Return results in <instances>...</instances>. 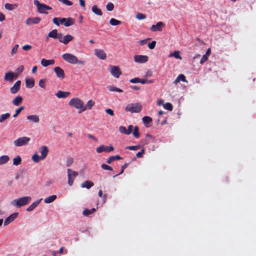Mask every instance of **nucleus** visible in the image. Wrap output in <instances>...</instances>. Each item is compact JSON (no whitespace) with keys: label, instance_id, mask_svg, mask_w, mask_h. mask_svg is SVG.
<instances>
[{"label":"nucleus","instance_id":"1","mask_svg":"<svg viewBox=\"0 0 256 256\" xmlns=\"http://www.w3.org/2000/svg\"><path fill=\"white\" fill-rule=\"evenodd\" d=\"M31 200L32 198L30 196H24L12 200L10 204L14 206L20 208L28 204Z\"/></svg>","mask_w":256,"mask_h":256},{"label":"nucleus","instance_id":"2","mask_svg":"<svg viewBox=\"0 0 256 256\" xmlns=\"http://www.w3.org/2000/svg\"><path fill=\"white\" fill-rule=\"evenodd\" d=\"M142 106L140 103L129 104L125 108L126 112L132 113L139 112L142 110Z\"/></svg>","mask_w":256,"mask_h":256},{"label":"nucleus","instance_id":"3","mask_svg":"<svg viewBox=\"0 0 256 256\" xmlns=\"http://www.w3.org/2000/svg\"><path fill=\"white\" fill-rule=\"evenodd\" d=\"M34 4L37 7L38 10L40 14H47L46 10L52 9V7L44 4H41L38 0H34Z\"/></svg>","mask_w":256,"mask_h":256},{"label":"nucleus","instance_id":"4","mask_svg":"<svg viewBox=\"0 0 256 256\" xmlns=\"http://www.w3.org/2000/svg\"><path fill=\"white\" fill-rule=\"evenodd\" d=\"M68 104L70 106L74 107L76 109H81L82 110L84 108V102L78 98H72L69 102Z\"/></svg>","mask_w":256,"mask_h":256},{"label":"nucleus","instance_id":"5","mask_svg":"<svg viewBox=\"0 0 256 256\" xmlns=\"http://www.w3.org/2000/svg\"><path fill=\"white\" fill-rule=\"evenodd\" d=\"M62 57L65 61L70 64H76L77 58L72 54L66 53L62 54Z\"/></svg>","mask_w":256,"mask_h":256},{"label":"nucleus","instance_id":"6","mask_svg":"<svg viewBox=\"0 0 256 256\" xmlns=\"http://www.w3.org/2000/svg\"><path fill=\"white\" fill-rule=\"evenodd\" d=\"M30 140V138L28 137H20L14 140V144L16 146H22L26 145Z\"/></svg>","mask_w":256,"mask_h":256},{"label":"nucleus","instance_id":"7","mask_svg":"<svg viewBox=\"0 0 256 256\" xmlns=\"http://www.w3.org/2000/svg\"><path fill=\"white\" fill-rule=\"evenodd\" d=\"M68 177V184L70 186L72 185L74 178L78 176V174L76 171L72 170L70 168L67 170Z\"/></svg>","mask_w":256,"mask_h":256},{"label":"nucleus","instance_id":"8","mask_svg":"<svg viewBox=\"0 0 256 256\" xmlns=\"http://www.w3.org/2000/svg\"><path fill=\"white\" fill-rule=\"evenodd\" d=\"M114 150V148L112 146H106L104 145H101L98 147L96 149V151L98 153H101L102 152H110Z\"/></svg>","mask_w":256,"mask_h":256},{"label":"nucleus","instance_id":"9","mask_svg":"<svg viewBox=\"0 0 256 256\" xmlns=\"http://www.w3.org/2000/svg\"><path fill=\"white\" fill-rule=\"evenodd\" d=\"M60 23L66 27L70 26L74 23V20L72 18H62L60 20Z\"/></svg>","mask_w":256,"mask_h":256},{"label":"nucleus","instance_id":"10","mask_svg":"<svg viewBox=\"0 0 256 256\" xmlns=\"http://www.w3.org/2000/svg\"><path fill=\"white\" fill-rule=\"evenodd\" d=\"M110 73L116 78H118L122 74L119 68L116 66H110Z\"/></svg>","mask_w":256,"mask_h":256},{"label":"nucleus","instance_id":"11","mask_svg":"<svg viewBox=\"0 0 256 256\" xmlns=\"http://www.w3.org/2000/svg\"><path fill=\"white\" fill-rule=\"evenodd\" d=\"M134 60L137 63H144L148 60V56H146L136 55L134 56Z\"/></svg>","mask_w":256,"mask_h":256},{"label":"nucleus","instance_id":"12","mask_svg":"<svg viewBox=\"0 0 256 256\" xmlns=\"http://www.w3.org/2000/svg\"><path fill=\"white\" fill-rule=\"evenodd\" d=\"M26 118L29 122L34 124H38L40 122L39 116L36 114L28 115Z\"/></svg>","mask_w":256,"mask_h":256},{"label":"nucleus","instance_id":"13","mask_svg":"<svg viewBox=\"0 0 256 256\" xmlns=\"http://www.w3.org/2000/svg\"><path fill=\"white\" fill-rule=\"evenodd\" d=\"M18 214V212H14L4 220V226H6L12 222L17 217Z\"/></svg>","mask_w":256,"mask_h":256},{"label":"nucleus","instance_id":"14","mask_svg":"<svg viewBox=\"0 0 256 256\" xmlns=\"http://www.w3.org/2000/svg\"><path fill=\"white\" fill-rule=\"evenodd\" d=\"M20 84L21 82L20 80H18L16 82L12 88H10V92L12 94H15L17 93L20 89Z\"/></svg>","mask_w":256,"mask_h":256},{"label":"nucleus","instance_id":"15","mask_svg":"<svg viewBox=\"0 0 256 256\" xmlns=\"http://www.w3.org/2000/svg\"><path fill=\"white\" fill-rule=\"evenodd\" d=\"M40 20L41 19L39 17L28 18L26 19V24L28 26L32 24H38Z\"/></svg>","mask_w":256,"mask_h":256},{"label":"nucleus","instance_id":"16","mask_svg":"<svg viewBox=\"0 0 256 256\" xmlns=\"http://www.w3.org/2000/svg\"><path fill=\"white\" fill-rule=\"evenodd\" d=\"M54 71L56 74V76L61 79L64 78V70L59 66H56L54 68Z\"/></svg>","mask_w":256,"mask_h":256},{"label":"nucleus","instance_id":"17","mask_svg":"<svg viewBox=\"0 0 256 256\" xmlns=\"http://www.w3.org/2000/svg\"><path fill=\"white\" fill-rule=\"evenodd\" d=\"M164 26V24L162 22H158L156 24H154L151 26L150 30L152 32L161 31L162 28Z\"/></svg>","mask_w":256,"mask_h":256},{"label":"nucleus","instance_id":"18","mask_svg":"<svg viewBox=\"0 0 256 256\" xmlns=\"http://www.w3.org/2000/svg\"><path fill=\"white\" fill-rule=\"evenodd\" d=\"M94 54L101 60H104L106 58V54L102 50L96 49L94 50Z\"/></svg>","mask_w":256,"mask_h":256},{"label":"nucleus","instance_id":"19","mask_svg":"<svg viewBox=\"0 0 256 256\" xmlns=\"http://www.w3.org/2000/svg\"><path fill=\"white\" fill-rule=\"evenodd\" d=\"M14 76V74L12 71H9L5 74L4 80L12 82H13Z\"/></svg>","mask_w":256,"mask_h":256},{"label":"nucleus","instance_id":"20","mask_svg":"<svg viewBox=\"0 0 256 256\" xmlns=\"http://www.w3.org/2000/svg\"><path fill=\"white\" fill-rule=\"evenodd\" d=\"M40 152L41 154L40 156L42 160L44 159L46 157L48 152V147L44 146H42L40 149Z\"/></svg>","mask_w":256,"mask_h":256},{"label":"nucleus","instance_id":"21","mask_svg":"<svg viewBox=\"0 0 256 256\" xmlns=\"http://www.w3.org/2000/svg\"><path fill=\"white\" fill-rule=\"evenodd\" d=\"M42 198H40L37 200L32 202L27 208L26 211L30 212L32 211L41 202Z\"/></svg>","mask_w":256,"mask_h":256},{"label":"nucleus","instance_id":"22","mask_svg":"<svg viewBox=\"0 0 256 256\" xmlns=\"http://www.w3.org/2000/svg\"><path fill=\"white\" fill-rule=\"evenodd\" d=\"M94 104H95V102L92 100H89L86 106H84L83 109L82 110H80L78 111V113L80 114V113H81L82 112H84L87 109L90 110L92 108V107L94 105Z\"/></svg>","mask_w":256,"mask_h":256},{"label":"nucleus","instance_id":"23","mask_svg":"<svg viewBox=\"0 0 256 256\" xmlns=\"http://www.w3.org/2000/svg\"><path fill=\"white\" fill-rule=\"evenodd\" d=\"M55 61L54 60H46L44 58H42L41 60V64L44 66L46 67L49 65H52L54 64Z\"/></svg>","mask_w":256,"mask_h":256},{"label":"nucleus","instance_id":"24","mask_svg":"<svg viewBox=\"0 0 256 256\" xmlns=\"http://www.w3.org/2000/svg\"><path fill=\"white\" fill-rule=\"evenodd\" d=\"M34 86V80L32 78L26 79V86L27 88H31Z\"/></svg>","mask_w":256,"mask_h":256},{"label":"nucleus","instance_id":"25","mask_svg":"<svg viewBox=\"0 0 256 256\" xmlns=\"http://www.w3.org/2000/svg\"><path fill=\"white\" fill-rule=\"evenodd\" d=\"M70 94V92L59 90L57 93L56 94V96L58 98H66L68 97Z\"/></svg>","mask_w":256,"mask_h":256},{"label":"nucleus","instance_id":"26","mask_svg":"<svg viewBox=\"0 0 256 256\" xmlns=\"http://www.w3.org/2000/svg\"><path fill=\"white\" fill-rule=\"evenodd\" d=\"M74 40V36L70 34H66L64 36L62 43L64 44H67L69 42Z\"/></svg>","mask_w":256,"mask_h":256},{"label":"nucleus","instance_id":"27","mask_svg":"<svg viewBox=\"0 0 256 256\" xmlns=\"http://www.w3.org/2000/svg\"><path fill=\"white\" fill-rule=\"evenodd\" d=\"M92 12L96 15L101 16L102 14V12L96 5H94L92 8Z\"/></svg>","mask_w":256,"mask_h":256},{"label":"nucleus","instance_id":"28","mask_svg":"<svg viewBox=\"0 0 256 256\" xmlns=\"http://www.w3.org/2000/svg\"><path fill=\"white\" fill-rule=\"evenodd\" d=\"M22 97L21 96H18L13 100L12 104L16 106H18L22 103Z\"/></svg>","mask_w":256,"mask_h":256},{"label":"nucleus","instance_id":"29","mask_svg":"<svg viewBox=\"0 0 256 256\" xmlns=\"http://www.w3.org/2000/svg\"><path fill=\"white\" fill-rule=\"evenodd\" d=\"M94 186V183L90 180H86L82 182L81 184L82 188H86L87 189L90 188Z\"/></svg>","mask_w":256,"mask_h":256},{"label":"nucleus","instance_id":"30","mask_svg":"<svg viewBox=\"0 0 256 256\" xmlns=\"http://www.w3.org/2000/svg\"><path fill=\"white\" fill-rule=\"evenodd\" d=\"M56 198V195H52L48 198H46L44 200V202L46 204H50L53 202Z\"/></svg>","mask_w":256,"mask_h":256},{"label":"nucleus","instance_id":"31","mask_svg":"<svg viewBox=\"0 0 256 256\" xmlns=\"http://www.w3.org/2000/svg\"><path fill=\"white\" fill-rule=\"evenodd\" d=\"M122 158L118 155H116L115 156H111L108 158L106 162L108 164H110L115 160H120Z\"/></svg>","mask_w":256,"mask_h":256},{"label":"nucleus","instance_id":"32","mask_svg":"<svg viewBox=\"0 0 256 256\" xmlns=\"http://www.w3.org/2000/svg\"><path fill=\"white\" fill-rule=\"evenodd\" d=\"M180 81L186 82V77L183 74H180L174 82V84H176Z\"/></svg>","mask_w":256,"mask_h":256},{"label":"nucleus","instance_id":"33","mask_svg":"<svg viewBox=\"0 0 256 256\" xmlns=\"http://www.w3.org/2000/svg\"><path fill=\"white\" fill-rule=\"evenodd\" d=\"M10 114L9 113H6L0 115V123L4 122L6 120L10 118Z\"/></svg>","mask_w":256,"mask_h":256},{"label":"nucleus","instance_id":"34","mask_svg":"<svg viewBox=\"0 0 256 256\" xmlns=\"http://www.w3.org/2000/svg\"><path fill=\"white\" fill-rule=\"evenodd\" d=\"M142 121L146 126H148V124L152 122V118L148 116H144L142 118Z\"/></svg>","mask_w":256,"mask_h":256},{"label":"nucleus","instance_id":"35","mask_svg":"<svg viewBox=\"0 0 256 256\" xmlns=\"http://www.w3.org/2000/svg\"><path fill=\"white\" fill-rule=\"evenodd\" d=\"M96 209L95 208H92L91 210L85 209L82 212V214L84 216H88L90 214H92L94 212H96Z\"/></svg>","mask_w":256,"mask_h":256},{"label":"nucleus","instance_id":"36","mask_svg":"<svg viewBox=\"0 0 256 256\" xmlns=\"http://www.w3.org/2000/svg\"><path fill=\"white\" fill-rule=\"evenodd\" d=\"M10 160L8 156L4 155L0 156V165L6 164Z\"/></svg>","mask_w":256,"mask_h":256},{"label":"nucleus","instance_id":"37","mask_svg":"<svg viewBox=\"0 0 256 256\" xmlns=\"http://www.w3.org/2000/svg\"><path fill=\"white\" fill-rule=\"evenodd\" d=\"M58 30L56 29L53 30L48 33V37L56 38L58 37Z\"/></svg>","mask_w":256,"mask_h":256},{"label":"nucleus","instance_id":"38","mask_svg":"<svg viewBox=\"0 0 256 256\" xmlns=\"http://www.w3.org/2000/svg\"><path fill=\"white\" fill-rule=\"evenodd\" d=\"M22 162V158L20 156H17L13 159V164L15 166L20 165Z\"/></svg>","mask_w":256,"mask_h":256},{"label":"nucleus","instance_id":"39","mask_svg":"<svg viewBox=\"0 0 256 256\" xmlns=\"http://www.w3.org/2000/svg\"><path fill=\"white\" fill-rule=\"evenodd\" d=\"M110 24L112 26H115L120 24H122V22H121V21L117 20L114 18H112L110 20Z\"/></svg>","mask_w":256,"mask_h":256},{"label":"nucleus","instance_id":"40","mask_svg":"<svg viewBox=\"0 0 256 256\" xmlns=\"http://www.w3.org/2000/svg\"><path fill=\"white\" fill-rule=\"evenodd\" d=\"M107 88L108 89V90L111 92H122V90H121L119 88H116L115 86H108Z\"/></svg>","mask_w":256,"mask_h":256},{"label":"nucleus","instance_id":"41","mask_svg":"<svg viewBox=\"0 0 256 256\" xmlns=\"http://www.w3.org/2000/svg\"><path fill=\"white\" fill-rule=\"evenodd\" d=\"M119 131L120 133L124 134L126 135L130 134V132L129 130H127L126 127L124 126H120L119 128Z\"/></svg>","mask_w":256,"mask_h":256},{"label":"nucleus","instance_id":"42","mask_svg":"<svg viewBox=\"0 0 256 256\" xmlns=\"http://www.w3.org/2000/svg\"><path fill=\"white\" fill-rule=\"evenodd\" d=\"M133 136L136 138H138L140 137V134L138 132V128L137 126H136L134 128V131L132 132Z\"/></svg>","mask_w":256,"mask_h":256},{"label":"nucleus","instance_id":"43","mask_svg":"<svg viewBox=\"0 0 256 256\" xmlns=\"http://www.w3.org/2000/svg\"><path fill=\"white\" fill-rule=\"evenodd\" d=\"M164 108L166 110L172 111L173 109V106L172 104L170 102H166L164 104Z\"/></svg>","mask_w":256,"mask_h":256},{"label":"nucleus","instance_id":"44","mask_svg":"<svg viewBox=\"0 0 256 256\" xmlns=\"http://www.w3.org/2000/svg\"><path fill=\"white\" fill-rule=\"evenodd\" d=\"M170 56H174L176 58L182 59V57L180 56L178 51H174L173 53H171L170 54Z\"/></svg>","mask_w":256,"mask_h":256},{"label":"nucleus","instance_id":"45","mask_svg":"<svg viewBox=\"0 0 256 256\" xmlns=\"http://www.w3.org/2000/svg\"><path fill=\"white\" fill-rule=\"evenodd\" d=\"M32 160L36 162H38L40 160H42L41 156L38 155L36 154H34L32 158Z\"/></svg>","mask_w":256,"mask_h":256},{"label":"nucleus","instance_id":"46","mask_svg":"<svg viewBox=\"0 0 256 256\" xmlns=\"http://www.w3.org/2000/svg\"><path fill=\"white\" fill-rule=\"evenodd\" d=\"M148 138H150L152 141L154 140V138L152 137V135L148 134L146 135V138L144 140V144H148L149 142L148 140Z\"/></svg>","mask_w":256,"mask_h":256},{"label":"nucleus","instance_id":"47","mask_svg":"<svg viewBox=\"0 0 256 256\" xmlns=\"http://www.w3.org/2000/svg\"><path fill=\"white\" fill-rule=\"evenodd\" d=\"M74 160L72 158L68 156L66 158V166H70V165L73 163Z\"/></svg>","mask_w":256,"mask_h":256},{"label":"nucleus","instance_id":"48","mask_svg":"<svg viewBox=\"0 0 256 256\" xmlns=\"http://www.w3.org/2000/svg\"><path fill=\"white\" fill-rule=\"evenodd\" d=\"M106 8L108 11H112L114 8V5L112 2H108L106 6Z\"/></svg>","mask_w":256,"mask_h":256},{"label":"nucleus","instance_id":"49","mask_svg":"<svg viewBox=\"0 0 256 256\" xmlns=\"http://www.w3.org/2000/svg\"><path fill=\"white\" fill-rule=\"evenodd\" d=\"M24 109V107L22 106L18 108L16 110V113L13 115L14 118H16L18 114Z\"/></svg>","mask_w":256,"mask_h":256},{"label":"nucleus","instance_id":"50","mask_svg":"<svg viewBox=\"0 0 256 256\" xmlns=\"http://www.w3.org/2000/svg\"><path fill=\"white\" fill-rule=\"evenodd\" d=\"M38 86L42 88H46V80L44 79H41L39 80L38 82Z\"/></svg>","mask_w":256,"mask_h":256},{"label":"nucleus","instance_id":"51","mask_svg":"<svg viewBox=\"0 0 256 256\" xmlns=\"http://www.w3.org/2000/svg\"><path fill=\"white\" fill-rule=\"evenodd\" d=\"M126 150H136L140 148L139 146H128L126 148Z\"/></svg>","mask_w":256,"mask_h":256},{"label":"nucleus","instance_id":"52","mask_svg":"<svg viewBox=\"0 0 256 256\" xmlns=\"http://www.w3.org/2000/svg\"><path fill=\"white\" fill-rule=\"evenodd\" d=\"M146 16L144 14L142 13H138L136 15V18L138 20H141L146 18Z\"/></svg>","mask_w":256,"mask_h":256},{"label":"nucleus","instance_id":"53","mask_svg":"<svg viewBox=\"0 0 256 256\" xmlns=\"http://www.w3.org/2000/svg\"><path fill=\"white\" fill-rule=\"evenodd\" d=\"M101 167L102 169L105 170H112V167H110V166H109L106 164H102L101 165Z\"/></svg>","mask_w":256,"mask_h":256},{"label":"nucleus","instance_id":"54","mask_svg":"<svg viewBox=\"0 0 256 256\" xmlns=\"http://www.w3.org/2000/svg\"><path fill=\"white\" fill-rule=\"evenodd\" d=\"M128 166V164L127 163H126V164H124V165H122V170H121L120 172L118 174H116V175L114 176V177H116V176H118V175H120V174H122V173H123V172H124V169H126V168H127Z\"/></svg>","mask_w":256,"mask_h":256},{"label":"nucleus","instance_id":"55","mask_svg":"<svg viewBox=\"0 0 256 256\" xmlns=\"http://www.w3.org/2000/svg\"><path fill=\"white\" fill-rule=\"evenodd\" d=\"M58 1L68 6H70L72 4V3L68 0H58Z\"/></svg>","mask_w":256,"mask_h":256},{"label":"nucleus","instance_id":"56","mask_svg":"<svg viewBox=\"0 0 256 256\" xmlns=\"http://www.w3.org/2000/svg\"><path fill=\"white\" fill-rule=\"evenodd\" d=\"M60 19L61 18H54L52 20V22L57 26H59Z\"/></svg>","mask_w":256,"mask_h":256},{"label":"nucleus","instance_id":"57","mask_svg":"<svg viewBox=\"0 0 256 256\" xmlns=\"http://www.w3.org/2000/svg\"><path fill=\"white\" fill-rule=\"evenodd\" d=\"M156 44V41H152L150 43L148 44V48L152 50V49H154L155 48Z\"/></svg>","mask_w":256,"mask_h":256},{"label":"nucleus","instance_id":"58","mask_svg":"<svg viewBox=\"0 0 256 256\" xmlns=\"http://www.w3.org/2000/svg\"><path fill=\"white\" fill-rule=\"evenodd\" d=\"M4 7L6 9L10 10H12L14 8L13 5L8 3L6 4Z\"/></svg>","mask_w":256,"mask_h":256},{"label":"nucleus","instance_id":"59","mask_svg":"<svg viewBox=\"0 0 256 256\" xmlns=\"http://www.w3.org/2000/svg\"><path fill=\"white\" fill-rule=\"evenodd\" d=\"M18 48V44H16L14 48H12L11 51V54L12 55L16 54L17 52Z\"/></svg>","mask_w":256,"mask_h":256},{"label":"nucleus","instance_id":"60","mask_svg":"<svg viewBox=\"0 0 256 256\" xmlns=\"http://www.w3.org/2000/svg\"><path fill=\"white\" fill-rule=\"evenodd\" d=\"M208 56H206V55H203L202 58H201V60L200 61V64H202L204 62H206L207 60H208Z\"/></svg>","mask_w":256,"mask_h":256},{"label":"nucleus","instance_id":"61","mask_svg":"<svg viewBox=\"0 0 256 256\" xmlns=\"http://www.w3.org/2000/svg\"><path fill=\"white\" fill-rule=\"evenodd\" d=\"M64 36H63L62 34V33H58V37L56 38L58 40L59 42H60L62 43V40L64 38Z\"/></svg>","mask_w":256,"mask_h":256},{"label":"nucleus","instance_id":"62","mask_svg":"<svg viewBox=\"0 0 256 256\" xmlns=\"http://www.w3.org/2000/svg\"><path fill=\"white\" fill-rule=\"evenodd\" d=\"M130 82L132 84L138 83L140 82V78H135L130 80Z\"/></svg>","mask_w":256,"mask_h":256},{"label":"nucleus","instance_id":"63","mask_svg":"<svg viewBox=\"0 0 256 256\" xmlns=\"http://www.w3.org/2000/svg\"><path fill=\"white\" fill-rule=\"evenodd\" d=\"M144 149H142L140 152H137V154H136V156L138 158H142V154H144Z\"/></svg>","mask_w":256,"mask_h":256},{"label":"nucleus","instance_id":"64","mask_svg":"<svg viewBox=\"0 0 256 256\" xmlns=\"http://www.w3.org/2000/svg\"><path fill=\"white\" fill-rule=\"evenodd\" d=\"M23 70H24V66H20L16 68V71L18 74H20L21 72H22Z\"/></svg>","mask_w":256,"mask_h":256}]
</instances>
